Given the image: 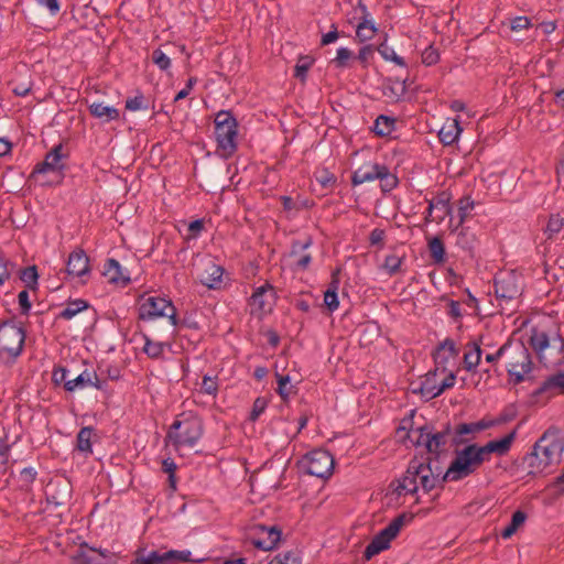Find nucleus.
I'll return each instance as SVG.
<instances>
[{"label":"nucleus","instance_id":"obj_19","mask_svg":"<svg viewBox=\"0 0 564 564\" xmlns=\"http://www.w3.org/2000/svg\"><path fill=\"white\" fill-rule=\"evenodd\" d=\"M63 144L59 143L55 145L46 155L43 162L36 164L33 170V174L35 173H46V172H62L65 167L62 159L64 154Z\"/></svg>","mask_w":564,"mask_h":564},{"label":"nucleus","instance_id":"obj_2","mask_svg":"<svg viewBox=\"0 0 564 564\" xmlns=\"http://www.w3.org/2000/svg\"><path fill=\"white\" fill-rule=\"evenodd\" d=\"M203 434L202 417L193 412H183L170 426L165 441L170 442L175 451H180L182 447H194Z\"/></svg>","mask_w":564,"mask_h":564},{"label":"nucleus","instance_id":"obj_44","mask_svg":"<svg viewBox=\"0 0 564 564\" xmlns=\"http://www.w3.org/2000/svg\"><path fill=\"white\" fill-rule=\"evenodd\" d=\"M94 429L89 426H85L80 429V431L77 434V449L80 452H87L91 453V435H93Z\"/></svg>","mask_w":564,"mask_h":564},{"label":"nucleus","instance_id":"obj_39","mask_svg":"<svg viewBox=\"0 0 564 564\" xmlns=\"http://www.w3.org/2000/svg\"><path fill=\"white\" fill-rule=\"evenodd\" d=\"M394 118L380 115L375 120L373 132L379 137H387L394 130Z\"/></svg>","mask_w":564,"mask_h":564},{"label":"nucleus","instance_id":"obj_42","mask_svg":"<svg viewBox=\"0 0 564 564\" xmlns=\"http://www.w3.org/2000/svg\"><path fill=\"white\" fill-rule=\"evenodd\" d=\"M314 64V58L308 55H301L294 67V77L297 78L302 84L306 82L307 72Z\"/></svg>","mask_w":564,"mask_h":564},{"label":"nucleus","instance_id":"obj_45","mask_svg":"<svg viewBox=\"0 0 564 564\" xmlns=\"http://www.w3.org/2000/svg\"><path fill=\"white\" fill-rule=\"evenodd\" d=\"M20 279L25 283L26 288L35 290L37 286V268L36 265H30L20 270Z\"/></svg>","mask_w":564,"mask_h":564},{"label":"nucleus","instance_id":"obj_60","mask_svg":"<svg viewBox=\"0 0 564 564\" xmlns=\"http://www.w3.org/2000/svg\"><path fill=\"white\" fill-rule=\"evenodd\" d=\"M352 57V52L346 47H341L337 51V56L333 61V63L338 68H344L347 66V62Z\"/></svg>","mask_w":564,"mask_h":564},{"label":"nucleus","instance_id":"obj_49","mask_svg":"<svg viewBox=\"0 0 564 564\" xmlns=\"http://www.w3.org/2000/svg\"><path fill=\"white\" fill-rule=\"evenodd\" d=\"M564 230V217L560 215H552L547 221L546 234L547 238L551 239L554 235Z\"/></svg>","mask_w":564,"mask_h":564},{"label":"nucleus","instance_id":"obj_36","mask_svg":"<svg viewBox=\"0 0 564 564\" xmlns=\"http://www.w3.org/2000/svg\"><path fill=\"white\" fill-rule=\"evenodd\" d=\"M163 47H165V51H163L161 47H159L152 52V62L161 70H167L171 66V59L169 57V54H172V50L174 48V45L171 43H167V44H164Z\"/></svg>","mask_w":564,"mask_h":564},{"label":"nucleus","instance_id":"obj_32","mask_svg":"<svg viewBox=\"0 0 564 564\" xmlns=\"http://www.w3.org/2000/svg\"><path fill=\"white\" fill-rule=\"evenodd\" d=\"M451 195L446 192H442L438 194L429 205L426 220L430 221V217L432 216L433 209H438L442 212V215L438 216L440 219H443L445 216L451 215L452 206L449 204Z\"/></svg>","mask_w":564,"mask_h":564},{"label":"nucleus","instance_id":"obj_27","mask_svg":"<svg viewBox=\"0 0 564 564\" xmlns=\"http://www.w3.org/2000/svg\"><path fill=\"white\" fill-rule=\"evenodd\" d=\"M104 275L108 278L110 283L126 286L130 283L129 275L122 273L120 263L116 259H108L104 265Z\"/></svg>","mask_w":564,"mask_h":564},{"label":"nucleus","instance_id":"obj_62","mask_svg":"<svg viewBox=\"0 0 564 564\" xmlns=\"http://www.w3.org/2000/svg\"><path fill=\"white\" fill-rule=\"evenodd\" d=\"M267 408V401L263 398H257L253 402L252 410L249 415V420L254 422L260 414L264 412Z\"/></svg>","mask_w":564,"mask_h":564},{"label":"nucleus","instance_id":"obj_15","mask_svg":"<svg viewBox=\"0 0 564 564\" xmlns=\"http://www.w3.org/2000/svg\"><path fill=\"white\" fill-rule=\"evenodd\" d=\"M479 467L480 464L474 449L470 445H467L463 449L455 452V457L451 462V474L455 471L457 476L464 479L474 474Z\"/></svg>","mask_w":564,"mask_h":564},{"label":"nucleus","instance_id":"obj_56","mask_svg":"<svg viewBox=\"0 0 564 564\" xmlns=\"http://www.w3.org/2000/svg\"><path fill=\"white\" fill-rule=\"evenodd\" d=\"M126 109L131 111H137L141 109H149V105L145 102L144 96L142 94L137 95L133 98H129L126 101Z\"/></svg>","mask_w":564,"mask_h":564},{"label":"nucleus","instance_id":"obj_46","mask_svg":"<svg viewBox=\"0 0 564 564\" xmlns=\"http://www.w3.org/2000/svg\"><path fill=\"white\" fill-rule=\"evenodd\" d=\"M377 51L382 56V58L386 59V61H391V62H393L397 65L402 66V67H404L406 65L404 58L399 56V55H397L394 50L392 47H390L387 44V42L381 43L377 47Z\"/></svg>","mask_w":564,"mask_h":564},{"label":"nucleus","instance_id":"obj_35","mask_svg":"<svg viewBox=\"0 0 564 564\" xmlns=\"http://www.w3.org/2000/svg\"><path fill=\"white\" fill-rule=\"evenodd\" d=\"M271 290L272 286L269 284L258 288L251 296V305L262 313L270 312L271 304L267 301L265 294Z\"/></svg>","mask_w":564,"mask_h":564},{"label":"nucleus","instance_id":"obj_38","mask_svg":"<svg viewBox=\"0 0 564 564\" xmlns=\"http://www.w3.org/2000/svg\"><path fill=\"white\" fill-rule=\"evenodd\" d=\"M471 347L469 351L464 355V365L467 371H474L481 360V348L477 341L468 345Z\"/></svg>","mask_w":564,"mask_h":564},{"label":"nucleus","instance_id":"obj_4","mask_svg":"<svg viewBox=\"0 0 564 564\" xmlns=\"http://www.w3.org/2000/svg\"><path fill=\"white\" fill-rule=\"evenodd\" d=\"M214 122L217 150L224 158H229L237 150L238 122L228 110L218 111Z\"/></svg>","mask_w":564,"mask_h":564},{"label":"nucleus","instance_id":"obj_23","mask_svg":"<svg viewBox=\"0 0 564 564\" xmlns=\"http://www.w3.org/2000/svg\"><path fill=\"white\" fill-rule=\"evenodd\" d=\"M421 468V460L417 458H413L405 471V475L402 477V479L399 481V487L397 488L398 495H401V490H405L406 494H415L417 492V485L416 479L420 475L419 469Z\"/></svg>","mask_w":564,"mask_h":564},{"label":"nucleus","instance_id":"obj_34","mask_svg":"<svg viewBox=\"0 0 564 564\" xmlns=\"http://www.w3.org/2000/svg\"><path fill=\"white\" fill-rule=\"evenodd\" d=\"M405 79L388 78L383 86V95L393 101H399L406 93Z\"/></svg>","mask_w":564,"mask_h":564},{"label":"nucleus","instance_id":"obj_20","mask_svg":"<svg viewBox=\"0 0 564 564\" xmlns=\"http://www.w3.org/2000/svg\"><path fill=\"white\" fill-rule=\"evenodd\" d=\"M66 271L75 276H84L89 272V258L83 249H77L69 253Z\"/></svg>","mask_w":564,"mask_h":564},{"label":"nucleus","instance_id":"obj_55","mask_svg":"<svg viewBox=\"0 0 564 564\" xmlns=\"http://www.w3.org/2000/svg\"><path fill=\"white\" fill-rule=\"evenodd\" d=\"M402 261L403 258L395 254H389L384 259L383 268L390 275H394L400 270Z\"/></svg>","mask_w":564,"mask_h":564},{"label":"nucleus","instance_id":"obj_10","mask_svg":"<svg viewBox=\"0 0 564 564\" xmlns=\"http://www.w3.org/2000/svg\"><path fill=\"white\" fill-rule=\"evenodd\" d=\"M180 562H196L192 558V552L188 550L177 551L170 550L164 553L158 551H151L147 555L143 554V550L139 549L134 558L130 564H170Z\"/></svg>","mask_w":564,"mask_h":564},{"label":"nucleus","instance_id":"obj_43","mask_svg":"<svg viewBox=\"0 0 564 564\" xmlns=\"http://www.w3.org/2000/svg\"><path fill=\"white\" fill-rule=\"evenodd\" d=\"M275 379L278 382V389L276 392L281 397V399L286 402L289 399V395L293 392L294 386H289L291 382V377L289 375H281L275 369Z\"/></svg>","mask_w":564,"mask_h":564},{"label":"nucleus","instance_id":"obj_1","mask_svg":"<svg viewBox=\"0 0 564 564\" xmlns=\"http://www.w3.org/2000/svg\"><path fill=\"white\" fill-rule=\"evenodd\" d=\"M564 452V438L556 427L547 429L534 443L532 451L524 456L530 468L529 474L535 475L544 471L549 466L558 464Z\"/></svg>","mask_w":564,"mask_h":564},{"label":"nucleus","instance_id":"obj_31","mask_svg":"<svg viewBox=\"0 0 564 564\" xmlns=\"http://www.w3.org/2000/svg\"><path fill=\"white\" fill-rule=\"evenodd\" d=\"M516 437H517V429H514L513 431H511L509 434H507L506 436H503L500 440H494V441L488 442L486 444V446L488 447L490 454H497L499 456H503L510 451L511 445H512L513 441L516 440Z\"/></svg>","mask_w":564,"mask_h":564},{"label":"nucleus","instance_id":"obj_59","mask_svg":"<svg viewBox=\"0 0 564 564\" xmlns=\"http://www.w3.org/2000/svg\"><path fill=\"white\" fill-rule=\"evenodd\" d=\"M85 547H88V545L86 543L82 544L76 554L73 555L75 564H93L95 562V558L85 551Z\"/></svg>","mask_w":564,"mask_h":564},{"label":"nucleus","instance_id":"obj_51","mask_svg":"<svg viewBox=\"0 0 564 564\" xmlns=\"http://www.w3.org/2000/svg\"><path fill=\"white\" fill-rule=\"evenodd\" d=\"M380 172H383L386 174L384 176L378 178L381 181L382 191L389 192L392 188H394L398 184V178L390 173L389 169L386 165H382L380 167Z\"/></svg>","mask_w":564,"mask_h":564},{"label":"nucleus","instance_id":"obj_54","mask_svg":"<svg viewBox=\"0 0 564 564\" xmlns=\"http://www.w3.org/2000/svg\"><path fill=\"white\" fill-rule=\"evenodd\" d=\"M68 373H69V371L65 367H62V366L55 367L52 372V382L55 386L63 384V387L65 388L66 382L70 381V379H72L68 377Z\"/></svg>","mask_w":564,"mask_h":564},{"label":"nucleus","instance_id":"obj_61","mask_svg":"<svg viewBox=\"0 0 564 564\" xmlns=\"http://www.w3.org/2000/svg\"><path fill=\"white\" fill-rule=\"evenodd\" d=\"M456 376L454 372H449L442 383L437 387L436 391H432V397H438L442 394L445 390L453 388L455 384Z\"/></svg>","mask_w":564,"mask_h":564},{"label":"nucleus","instance_id":"obj_58","mask_svg":"<svg viewBox=\"0 0 564 564\" xmlns=\"http://www.w3.org/2000/svg\"><path fill=\"white\" fill-rule=\"evenodd\" d=\"M176 468H177V466L173 459H171V458L163 459L162 470L169 475V481L173 489H175V482H176V478H175Z\"/></svg>","mask_w":564,"mask_h":564},{"label":"nucleus","instance_id":"obj_57","mask_svg":"<svg viewBox=\"0 0 564 564\" xmlns=\"http://www.w3.org/2000/svg\"><path fill=\"white\" fill-rule=\"evenodd\" d=\"M440 61L438 51L432 45L427 46L422 53V63L426 66L435 65Z\"/></svg>","mask_w":564,"mask_h":564},{"label":"nucleus","instance_id":"obj_25","mask_svg":"<svg viewBox=\"0 0 564 564\" xmlns=\"http://www.w3.org/2000/svg\"><path fill=\"white\" fill-rule=\"evenodd\" d=\"M382 164H364L357 169L351 175V183L354 186L364 184L366 182L375 181L386 174L380 172Z\"/></svg>","mask_w":564,"mask_h":564},{"label":"nucleus","instance_id":"obj_3","mask_svg":"<svg viewBox=\"0 0 564 564\" xmlns=\"http://www.w3.org/2000/svg\"><path fill=\"white\" fill-rule=\"evenodd\" d=\"M529 343L544 365L558 366L564 362V338L561 335L550 338L545 332L534 327Z\"/></svg>","mask_w":564,"mask_h":564},{"label":"nucleus","instance_id":"obj_21","mask_svg":"<svg viewBox=\"0 0 564 564\" xmlns=\"http://www.w3.org/2000/svg\"><path fill=\"white\" fill-rule=\"evenodd\" d=\"M457 355L458 349L453 339L446 338L444 341L440 343L433 352L436 369L442 368V370L445 371L449 359L455 358Z\"/></svg>","mask_w":564,"mask_h":564},{"label":"nucleus","instance_id":"obj_52","mask_svg":"<svg viewBox=\"0 0 564 564\" xmlns=\"http://www.w3.org/2000/svg\"><path fill=\"white\" fill-rule=\"evenodd\" d=\"M164 347L162 343L152 341L150 338L145 337V343L143 347V351L150 358H159L163 354Z\"/></svg>","mask_w":564,"mask_h":564},{"label":"nucleus","instance_id":"obj_50","mask_svg":"<svg viewBox=\"0 0 564 564\" xmlns=\"http://www.w3.org/2000/svg\"><path fill=\"white\" fill-rule=\"evenodd\" d=\"M474 208V200L470 198V196H464L458 200V216H459V223L456 227V229L463 225L465 221L467 214L470 209Z\"/></svg>","mask_w":564,"mask_h":564},{"label":"nucleus","instance_id":"obj_41","mask_svg":"<svg viewBox=\"0 0 564 564\" xmlns=\"http://www.w3.org/2000/svg\"><path fill=\"white\" fill-rule=\"evenodd\" d=\"M430 256L436 264L445 262V246L440 237H433L429 240Z\"/></svg>","mask_w":564,"mask_h":564},{"label":"nucleus","instance_id":"obj_40","mask_svg":"<svg viewBox=\"0 0 564 564\" xmlns=\"http://www.w3.org/2000/svg\"><path fill=\"white\" fill-rule=\"evenodd\" d=\"M525 520L527 513L523 512L522 510H517L516 512H513L510 523L500 532L501 538H511L517 532V530L524 523Z\"/></svg>","mask_w":564,"mask_h":564},{"label":"nucleus","instance_id":"obj_5","mask_svg":"<svg viewBox=\"0 0 564 564\" xmlns=\"http://www.w3.org/2000/svg\"><path fill=\"white\" fill-rule=\"evenodd\" d=\"M25 341V330L14 319L0 323V360L13 362L21 355Z\"/></svg>","mask_w":564,"mask_h":564},{"label":"nucleus","instance_id":"obj_13","mask_svg":"<svg viewBox=\"0 0 564 564\" xmlns=\"http://www.w3.org/2000/svg\"><path fill=\"white\" fill-rule=\"evenodd\" d=\"M225 269L210 258H203L196 265V279L209 290H218L223 283Z\"/></svg>","mask_w":564,"mask_h":564},{"label":"nucleus","instance_id":"obj_17","mask_svg":"<svg viewBox=\"0 0 564 564\" xmlns=\"http://www.w3.org/2000/svg\"><path fill=\"white\" fill-rule=\"evenodd\" d=\"M495 294L497 299L514 300L521 296L522 286L513 273H508L501 278L495 279Z\"/></svg>","mask_w":564,"mask_h":564},{"label":"nucleus","instance_id":"obj_28","mask_svg":"<svg viewBox=\"0 0 564 564\" xmlns=\"http://www.w3.org/2000/svg\"><path fill=\"white\" fill-rule=\"evenodd\" d=\"M359 8L362 11V18L357 25L356 36L359 42H366L375 36L377 33V28L375 26L373 22L368 19L369 13L367 11V7L359 2Z\"/></svg>","mask_w":564,"mask_h":564},{"label":"nucleus","instance_id":"obj_37","mask_svg":"<svg viewBox=\"0 0 564 564\" xmlns=\"http://www.w3.org/2000/svg\"><path fill=\"white\" fill-rule=\"evenodd\" d=\"M89 308V304L87 301L77 299L74 301H69L67 306L58 314L57 318L61 319H70L77 314Z\"/></svg>","mask_w":564,"mask_h":564},{"label":"nucleus","instance_id":"obj_53","mask_svg":"<svg viewBox=\"0 0 564 564\" xmlns=\"http://www.w3.org/2000/svg\"><path fill=\"white\" fill-rule=\"evenodd\" d=\"M413 413L409 416L402 420L401 425L397 430V434L400 435L401 432H404V438H409L411 442L412 440H415L417 434L414 433L415 430L412 429L413 420H412Z\"/></svg>","mask_w":564,"mask_h":564},{"label":"nucleus","instance_id":"obj_14","mask_svg":"<svg viewBox=\"0 0 564 564\" xmlns=\"http://www.w3.org/2000/svg\"><path fill=\"white\" fill-rule=\"evenodd\" d=\"M73 497V486L66 477H55L46 486V500L55 507L68 505Z\"/></svg>","mask_w":564,"mask_h":564},{"label":"nucleus","instance_id":"obj_29","mask_svg":"<svg viewBox=\"0 0 564 564\" xmlns=\"http://www.w3.org/2000/svg\"><path fill=\"white\" fill-rule=\"evenodd\" d=\"M462 128L457 119L447 120L438 131V139L444 145H452L457 141Z\"/></svg>","mask_w":564,"mask_h":564},{"label":"nucleus","instance_id":"obj_24","mask_svg":"<svg viewBox=\"0 0 564 564\" xmlns=\"http://www.w3.org/2000/svg\"><path fill=\"white\" fill-rule=\"evenodd\" d=\"M432 457H426L424 462H421V468L419 469L421 486L425 492H430L434 488L437 487L438 482V468L433 469L432 467Z\"/></svg>","mask_w":564,"mask_h":564},{"label":"nucleus","instance_id":"obj_6","mask_svg":"<svg viewBox=\"0 0 564 564\" xmlns=\"http://www.w3.org/2000/svg\"><path fill=\"white\" fill-rule=\"evenodd\" d=\"M414 517L412 512H402L397 516L384 529L377 533L366 546L364 552L365 560L369 561L375 555L389 549L391 541L398 536L405 524L413 521Z\"/></svg>","mask_w":564,"mask_h":564},{"label":"nucleus","instance_id":"obj_64","mask_svg":"<svg viewBox=\"0 0 564 564\" xmlns=\"http://www.w3.org/2000/svg\"><path fill=\"white\" fill-rule=\"evenodd\" d=\"M511 348V340L505 343L495 354L486 355L485 359L489 364L497 362L502 356H505Z\"/></svg>","mask_w":564,"mask_h":564},{"label":"nucleus","instance_id":"obj_30","mask_svg":"<svg viewBox=\"0 0 564 564\" xmlns=\"http://www.w3.org/2000/svg\"><path fill=\"white\" fill-rule=\"evenodd\" d=\"M339 272H340V269H337L332 273V281L328 285V289L324 293V303L330 312H334L335 310H337L338 305H339L338 296H337V290L339 286V278H338Z\"/></svg>","mask_w":564,"mask_h":564},{"label":"nucleus","instance_id":"obj_12","mask_svg":"<svg viewBox=\"0 0 564 564\" xmlns=\"http://www.w3.org/2000/svg\"><path fill=\"white\" fill-rule=\"evenodd\" d=\"M414 433L417 434L415 440H412L414 446H424L429 454L434 455V459L438 460L441 452L447 444V438L440 432H434L433 426L425 424L415 429Z\"/></svg>","mask_w":564,"mask_h":564},{"label":"nucleus","instance_id":"obj_16","mask_svg":"<svg viewBox=\"0 0 564 564\" xmlns=\"http://www.w3.org/2000/svg\"><path fill=\"white\" fill-rule=\"evenodd\" d=\"M507 354H509L510 358L507 367L508 373H514L517 370L523 372H530L532 370L531 355L522 343L514 346L511 344V348Z\"/></svg>","mask_w":564,"mask_h":564},{"label":"nucleus","instance_id":"obj_33","mask_svg":"<svg viewBox=\"0 0 564 564\" xmlns=\"http://www.w3.org/2000/svg\"><path fill=\"white\" fill-rule=\"evenodd\" d=\"M93 117L102 119L106 122L119 119V110L111 106H105L102 102H91L88 106Z\"/></svg>","mask_w":564,"mask_h":564},{"label":"nucleus","instance_id":"obj_18","mask_svg":"<svg viewBox=\"0 0 564 564\" xmlns=\"http://www.w3.org/2000/svg\"><path fill=\"white\" fill-rule=\"evenodd\" d=\"M555 393H564V371H558L546 378L542 384L533 391L532 397L539 401V398L542 395H545V399H550Z\"/></svg>","mask_w":564,"mask_h":564},{"label":"nucleus","instance_id":"obj_26","mask_svg":"<svg viewBox=\"0 0 564 564\" xmlns=\"http://www.w3.org/2000/svg\"><path fill=\"white\" fill-rule=\"evenodd\" d=\"M312 245V238L307 237L304 241L295 240L292 242L290 257L296 258V268L306 270L312 261V257L308 253L302 254Z\"/></svg>","mask_w":564,"mask_h":564},{"label":"nucleus","instance_id":"obj_11","mask_svg":"<svg viewBox=\"0 0 564 564\" xmlns=\"http://www.w3.org/2000/svg\"><path fill=\"white\" fill-rule=\"evenodd\" d=\"M306 473L318 478H328L333 474L334 457L326 449H314L304 457Z\"/></svg>","mask_w":564,"mask_h":564},{"label":"nucleus","instance_id":"obj_63","mask_svg":"<svg viewBox=\"0 0 564 564\" xmlns=\"http://www.w3.org/2000/svg\"><path fill=\"white\" fill-rule=\"evenodd\" d=\"M18 301H19L21 314L22 315H29L32 304H31V301H30V297H29L28 290H22L19 293Z\"/></svg>","mask_w":564,"mask_h":564},{"label":"nucleus","instance_id":"obj_8","mask_svg":"<svg viewBox=\"0 0 564 564\" xmlns=\"http://www.w3.org/2000/svg\"><path fill=\"white\" fill-rule=\"evenodd\" d=\"M139 317L143 321L154 319L158 317H167L171 327L178 325L180 321L176 315V308L172 301L164 297H149L141 304Z\"/></svg>","mask_w":564,"mask_h":564},{"label":"nucleus","instance_id":"obj_48","mask_svg":"<svg viewBox=\"0 0 564 564\" xmlns=\"http://www.w3.org/2000/svg\"><path fill=\"white\" fill-rule=\"evenodd\" d=\"M268 564H302V561L295 552L288 551L284 553H279Z\"/></svg>","mask_w":564,"mask_h":564},{"label":"nucleus","instance_id":"obj_47","mask_svg":"<svg viewBox=\"0 0 564 564\" xmlns=\"http://www.w3.org/2000/svg\"><path fill=\"white\" fill-rule=\"evenodd\" d=\"M476 433L473 423H460L457 425L455 430V436L452 440L453 445L459 446L466 442V440L462 438L463 435Z\"/></svg>","mask_w":564,"mask_h":564},{"label":"nucleus","instance_id":"obj_7","mask_svg":"<svg viewBox=\"0 0 564 564\" xmlns=\"http://www.w3.org/2000/svg\"><path fill=\"white\" fill-rule=\"evenodd\" d=\"M414 517L412 512H402L397 516L384 529L377 533L366 546L364 552L365 560L369 561L375 555L389 549L391 541L398 536L405 524L413 521Z\"/></svg>","mask_w":564,"mask_h":564},{"label":"nucleus","instance_id":"obj_22","mask_svg":"<svg viewBox=\"0 0 564 564\" xmlns=\"http://www.w3.org/2000/svg\"><path fill=\"white\" fill-rule=\"evenodd\" d=\"M102 381L99 380L96 371L85 370L80 375L70 379L65 384V390L68 392H74L76 389H84L88 386H93L98 390H102Z\"/></svg>","mask_w":564,"mask_h":564},{"label":"nucleus","instance_id":"obj_9","mask_svg":"<svg viewBox=\"0 0 564 564\" xmlns=\"http://www.w3.org/2000/svg\"><path fill=\"white\" fill-rule=\"evenodd\" d=\"M282 536V530L278 525L254 524L247 533V542L262 551L275 549Z\"/></svg>","mask_w":564,"mask_h":564}]
</instances>
